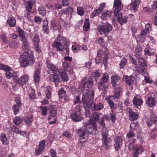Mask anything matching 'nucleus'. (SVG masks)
<instances>
[{"instance_id":"f257e3e1","label":"nucleus","mask_w":157,"mask_h":157,"mask_svg":"<svg viewBox=\"0 0 157 157\" xmlns=\"http://www.w3.org/2000/svg\"><path fill=\"white\" fill-rule=\"evenodd\" d=\"M21 66L25 67L28 66H32L35 63L34 56L32 55H29L27 52H24L19 58Z\"/></svg>"},{"instance_id":"f03ea898","label":"nucleus","mask_w":157,"mask_h":157,"mask_svg":"<svg viewBox=\"0 0 157 157\" xmlns=\"http://www.w3.org/2000/svg\"><path fill=\"white\" fill-rule=\"evenodd\" d=\"M88 89L86 90L85 92L83 94L82 101L83 103V106L84 108L88 107L89 109L92 107L94 104L93 99L94 96V91L93 90L91 92V95H90Z\"/></svg>"},{"instance_id":"7ed1b4c3","label":"nucleus","mask_w":157,"mask_h":157,"mask_svg":"<svg viewBox=\"0 0 157 157\" xmlns=\"http://www.w3.org/2000/svg\"><path fill=\"white\" fill-rule=\"evenodd\" d=\"M84 126L85 129H81L78 131V133L79 134V137L82 138V139H85L88 136L89 134H91L93 133L92 131L93 125L90 123V121L85 123Z\"/></svg>"},{"instance_id":"20e7f679","label":"nucleus","mask_w":157,"mask_h":157,"mask_svg":"<svg viewBox=\"0 0 157 157\" xmlns=\"http://www.w3.org/2000/svg\"><path fill=\"white\" fill-rule=\"evenodd\" d=\"M109 75L107 73L103 74L102 78L98 83V88L99 90H102V94L104 96L107 91L108 85L106 82L109 79Z\"/></svg>"},{"instance_id":"39448f33","label":"nucleus","mask_w":157,"mask_h":157,"mask_svg":"<svg viewBox=\"0 0 157 157\" xmlns=\"http://www.w3.org/2000/svg\"><path fill=\"white\" fill-rule=\"evenodd\" d=\"M0 69L4 70L6 71V78L8 79H10L12 78L13 80V81H15L17 79V75L16 73H12L10 72L11 71V68L7 65L0 63Z\"/></svg>"},{"instance_id":"423d86ee","label":"nucleus","mask_w":157,"mask_h":157,"mask_svg":"<svg viewBox=\"0 0 157 157\" xmlns=\"http://www.w3.org/2000/svg\"><path fill=\"white\" fill-rule=\"evenodd\" d=\"M97 29L101 34H104L107 36L112 30V27L110 24L107 23L103 25H98Z\"/></svg>"},{"instance_id":"0eeeda50","label":"nucleus","mask_w":157,"mask_h":157,"mask_svg":"<svg viewBox=\"0 0 157 157\" xmlns=\"http://www.w3.org/2000/svg\"><path fill=\"white\" fill-rule=\"evenodd\" d=\"M53 73V74L49 75V80L54 82L55 86L57 87L58 85V82H60V78L59 76V71Z\"/></svg>"},{"instance_id":"6e6552de","label":"nucleus","mask_w":157,"mask_h":157,"mask_svg":"<svg viewBox=\"0 0 157 157\" xmlns=\"http://www.w3.org/2000/svg\"><path fill=\"white\" fill-rule=\"evenodd\" d=\"M113 7L115 8L114 10V13L115 15H117L119 12L123 9L122 4L120 0H115L114 2Z\"/></svg>"},{"instance_id":"1a4fd4ad","label":"nucleus","mask_w":157,"mask_h":157,"mask_svg":"<svg viewBox=\"0 0 157 157\" xmlns=\"http://www.w3.org/2000/svg\"><path fill=\"white\" fill-rule=\"evenodd\" d=\"M29 78V76L26 75H24L19 78H18L17 76V80H16L15 82H17L20 86H23L28 82Z\"/></svg>"},{"instance_id":"9d476101","label":"nucleus","mask_w":157,"mask_h":157,"mask_svg":"<svg viewBox=\"0 0 157 157\" xmlns=\"http://www.w3.org/2000/svg\"><path fill=\"white\" fill-rule=\"evenodd\" d=\"M123 139L121 137L116 136L114 139L115 150L118 151L121 148L122 145Z\"/></svg>"},{"instance_id":"9b49d317","label":"nucleus","mask_w":157,"mask_h":157,"mask_svg":"<svg viewBox=\"0 0 157 157\" xmlns=\"http://www.w3.org/2000/svg\"><path fill=\"white\" fill-rule=\"evenodd\" d=\"M15 100L16 103L13 106L12 109L14 114L16 115L19 112V107L21 105V103L19 98H15Z\"/></svg>"},{"instance_id":"f8f14e48","label":"nucleus","mask_w":157,"mask_h":157,"mask_svg":"<svg viewBox=\"0 0 157 157\" xmlns=\"http://www.w3.org/2000/svg\"><path fill=\"white\" fill-rule=\"evenodd\" d=\"M156 103V100L152 96L148 97L146 101V104L149 107L155 106Z\"/></svg>"},{"instance_id":"ddd939ff","label":"nucleus","mask_w":157,"mask_h":157,"mask_svg":"<svg viewBox=\"0 0 157 157\" xmlns=\"http://www.w3.org/2000/svg\"><path fill=\"white\" fill-rule=\"evenodd\" d=\"M49 110L50 116L48 117V119L50 120L52 117L55 118L56 115L57 109L54 105H50Z\"/></svg>"},{"instance_id":"4468645a","label":"nucleus","mask_w":157,"mask_h":157,"mask_svg":"<svg viewBox=\"0 0 157 157\" xmlns=\"http://www.w3.org/2000/svg\"><path fill=\"white\" fill-rule=\"evenodd\" d=\"M82 84H84V87L85 88H90L92 87L93 84V80L92 78H88L84 79L82 82Z\"/></svg>"},{"instance_id":"2eb2a0df","label":"nucleus","mask_w":157,"mask_h":157,"mask_svg":"<svg viewBox=\"0 0 157 157\" xmlns=\"http://www.w3.org/2000/svg\"><path fill=\"white\" fill-rule=\"evenodd\" d=\"M35 3V0H31L28 1H25L24 2V4L26 10L28 11H31L33 6Z\"/></svg>"},{"instance_id":"dca6fc26","label":"nucleus","mask_w":157,"mask_h":157,"mask_svg":"<svg viewBox=\"0 0 157 157\" xmlns=\"http://www.w3.org/2000/svg\"><path fill=\"white\" fill-rule=\"evenodd\" d=\"M22 42V48L24 51L25 52H27L29 50L30 47L29 45V43L27 39H23L21 40Z\"/></svg>"},{"instance_id":"f3484780","label":"nucleus","mask_w":157,"mask_h":157,"mask_svg":"<svg viewBox=\"0 0 157 157\" xmlns=\"http://www.w3.org/2000/svg\"><path fill=\"white\" fill-rule=\"evenodd\" d=\"M52 46L54 48H56L57 51L62 52L64 50V48L62 44L56 41H55L52 44Z\"/></svg>"},{"instance_id":"a211bd4d","label":"nucleus","mask_w":157,"mask_h":157,"mask_svg":"<svg viewBox=\"0 0 157 157\" xmlns=\"http://www.w3.org/2000/svg\"><path fill=\"white\" fill-rule=\"evenodd\" d=\"M120 78L117 75H113L111 77V81L112 86L115 87L116 85H118Z\"/></svg>"},{"instance_id":"6ab92c4d","label":"nucleus","mask_w":157,"mask_h":157,"mask_svg":"<svg viewBox=\"0 0 157 157\" xmlns=\"http://www.w3.org/2000/svg\"><path fill=\"white\" fill-rule=\"evenodd\" d=\"M45 145V141L42 140L40 142L39 144V149L36 150V154L39 155L42 153L44 149V145Z\"/></svg>"},{"instance_id":"aec40b11","label":"nucleus","mask_w":157,"mask_h":157,"mask_svg":"<svg viewBox=\"0 0 157 157\" xmlns=\"http://www.w3.org/2000/svg\"><path fill=\"white\" fill-rule=\"evenodd\" d=\"M70 117L73 121L75 122L80 121L83 119L82 117L76 112L72 113Z\"/></svg>"},{"instance_id":"412c9836","label":"nucleus","mask_w":157,"mask_h":157,"mask_svg":"<svg viewBox=\"0 0 157 157\" xmlns=\"http://www.w3.org/2000/svg\"><path fill=\"white\" fill-rule=\"evenodd\" d=\"M134 105L136 107L141 105L143 103V101L142 99L136 96L135 97L132 101Z\"/></svg>"},{"instance_id":"4be33fe9","label":"nucleus","mask_w":157,"mask_h":157,"mask_svg":"<svg viewBox=\"0 0 157 157\" xmlns=\"http://www.w3.org/2000/svg\"><path fill=\"white\" fill-rule=\"evenodd\" d=\"M150 112L151 122L155 124H157V117L156 115L151 110H150Z\"/></svg>"},{"instance_id":"5701e85b","label":"nucleus","mask_w":157,"mask_h":157,"mask_svg":"<svg viewBox=\"0 0 157 157\" xmlns=\"http://www.w3.org/2000/svg\"><path fill=\"white\" fill-rule=\"evenodd\" d=\"M129 119L131 121H134L137 119L138 117V114L133 112L132 110H130L129 112Z\"/></svg>"},{"instance_id":"b1692460","label":"nucleus","mask_w":157,"mask_h":157,"mask_svg":"<svg viewBox=\"0 0 157 157\" xmlns=\"http://www.w3.org/2000/svg\"><path fill=\"white\" fill-rule=\"evenodd\" d=\"M140 4V2L139 0H134L131 3L132 9L136 11L137 10L139 5Z\"/></svg>"},{"instance_id":"393cba45","label":"nucleus","mask_w":157,"mask_h":157,"mask_svg":"<svg viewBox=\"0 0 157 157\" xmlns=\"http://www.w3.org/2000/svg\"><path fill=\"white\" fill-rule=\"evenodd\" d=\"M103 105L101 103L94 104L92 108V110L94 111H99L103 109Z\"/></svg>"},{"instance_id":"a878e982","label":"nucleus","mask_w":157,"mask_h":157,"mask_svg":"<svg viewBox=\"0 0 157 157\" xmlns=\"http://www.w3.org/2000/svg\"><path fill=\"white\" fill-rule=\"evenodd\" d=\"M51 28L53 30L58 29L59 26V24L58 21L54 20H52L51 21Z\"/></svg>"},{"instance_id":"bb28decb","label":"nucleus","mask_w":157,"mask_h":157,"mask_svg":"<svg viewBox=\"0 0 157 157\" xmlns=\"http://www.w3.org/2000/svg\"><path fill=\"white\" fill-rule=\"evenodd\" d=\"M67 16L68 15L63 9L60 10L59 12V17L60 20L62 21H63V20H64Z\"/></svg>"},{"instance_id":"cd10ccee","label":"nucleus","mask_w":157,"mask_h":157,"mask_svg":"<svg viewBox=\"0 0 157 157\" xmlns=\"http://www.w3.org/2000/svg\"><path fill=\"white\" fill-rule=\"evenodd\" d=\"M59 75H60L63 81H67L68 79L67 74L65 71L62 70H59Z\"/></svg>"},{"instance_id":"c85d7f7f","label":"nucleus","mask_w":157,"mask_h":157,"mask_svg":"<svg viewBox=\"0 0 157 157\" xmlns=\"http://www.w3.org/2000/svg\"><path fill=\"white\" fill-rule=\"evenodd\" d=\"M12 130L15 133L19 134L22 136L25 135L26 133L25 132L21 131L16 126L14 125L13 126Z\"/></svg>"},{"instance_id":"c756f323","label":"nucleus","mask_w":157,"mask_h":157,"mask_svg":"<svg viewBox=\"0 0 157 157\" xmlns=\"http://www.w3.org/2000/svg\"><path fill=\"white\" fill-rule=\"evenodd\" d=\"M111 140L110 139L108 138V137L102 139L103 144L106 149L108 148L109 145L110 144Z\"/></svg>"},{"instance_id":"7c9ffc66","label":"nucleus","mask_w":157,"mask_h":157,"mask_svg":"<svg viewBox=\"0 0 157 157\" xmlns=\"http://www.w3.org/2000/svg\"><path fill=\"white\" fill-rule=\"evenodd\" d=\"M44 25L43 27V31L47 34H48L49 33V31L48 25V22L47 21L44 20L43 21Z\"/></svg>"},{"instance_id":"2f4dec72","label":"nucleus","mask_w":157,"mask_h":157,"mask_svg":"<svg viewBox=\"0 0 157 157\" xmlns=\"http://www.w3.org/2000/svg\"><path fill=\"white\" fill-rule=\"evenodd\" d=\"M123 80L127 84L130 86L132 85L133 83V80L128 76H124L123 77Z\"/></svg>"},{"instance_id":"473e14b6","label":"nucleus","mask_w":157,"mask_h":157,"mask_svg":"<svg viewBox=\"0 0 157 157\" xmlns=\"http://www.w3.org/2000/svg\"><path fill=\"white\" fill-rule=\"evenodd\" d=\"M108 131L106 127H103L101 130V135L102 138H107L108 135Z\"/></svg>"},{"instance_id":"72a5a7b5","label":"nucleus","mask_w":157,"mask_h":157,"mask_svg":"<svg viewBox=\"0 0 157 157\" xmlns=\"http://www.w3.org/2000/svg\"><path fill=\"white\" fill-rule=\"evenodd\" d=\"M47 66L48 68L52 71L53 73L57 71H59L54 64L51 63H47Z\"/></svg>"},{"instance_id":"f704fd0d","label":"nucleus","mask_w":157,"mask_h":157,"mask_svg":"<svg viewBox=\"0 0 157 157\" xmlns=\"http://www.w3.org/2000/svg\"><path fill=\"white\" fill-rule=\"evenodd\" d=\"M63 67L65 70L67 71L71 72L72 71V69L71 66L69 65L68 63L66 61L64 62L63 63Z\"/></svg>"},{"instance_id":"c9c22d12","label":"nucleus","mask_w":157,"mask_h":157,"mask_svg":"<svg viewBox=\"0 0 157 157\" xmlns=\"http://www.w3.org/2000/svg\"><path fill=\"white\" fill-rule=\"evenodd\" d=\"M0 140L2 144L6 145L8 144V140L6 135L4 133H2L0 135Z\"/></svg>"},{"instance_id":"e433bc0d","label":"nucleus","mask_w":157,"mask_h":157,"mask_svg":"<svg viewBox=\"0 0 157 157\" xmlns=\"http://www.w3.org/2000/svg\"><path fill=\"white\" fill-rule=\"evenodd\" d=\"M140 151L141 153L143 152V150L140 147H137L134 149V155L132 157H138L139 154V151Z\"/></svg>"},{"instance_id":"4c0bfd02","label":"nucleus","mask_w":157,"mask_h":157,"mask_svg":"<svg viewBox=\"0 0 157 157\" xmlns=\"http://www.w3.org/2000/svg\"><path fill=\"white\" fill-rule=\"evenodd\" d=\"M138 59V62L140 66H145V60L143 57L140 55L136 56Z\"/></svg>"},{"instance_id":"58836bf2","label":"nucleus","mask_w":157,"mask_h":157,"mask_svg":"<svg viewBox=\"0 0 157 157\" xmlns=\"http://www.w3.org/2000/svg\"><path fill=\"white\" fill-rule=\"evenodd\" d=\"M23 121V120L21 117H16L13 119V123L15 125L19 126Z\"/></svg>"},{"instance_id":"ea45409f","label":"nucleus","mask_w":157,"mask_h":157,"mask_svg":"<svg viewBox=\"0 0 157 157\" xmlns=\"http://www.w3.org/2000/svg\"><path fill=\"white\" fill-rule=\"evenodd\" d=\"M7 22L10 26L13 27L15 25L16 20L13 18L10 17L8 18Z\"/></svg>"},{"instance_id":"a19ab883","label":"nucleus","mask_w":157,"mask_h":157,"mask_svg":"<svg viewBox=\"0 0 157 157\" xmlns=\"http://www.w3.org/2000/svg\"><path fill=\"white\" fill-rule=\"evenodd\" d=\"M142 50V48L141 46L140 45H137L135 51V56H140Z\"/></svg>"},{"instance_id":"79ce46f5","label":"nucleus","mask_w":157,"mask_h":157,"mask_svg":"<svg viewBox=\"0 0 157 157\" xmlns=\"http://www.w3.org/2000/svg\"><path fill=\"white\" fill-rule=\"evenodd\" d=\"M38 11L39 14L41 15L42 16H44L46 13V11L45 8L43 6H40L38 8Z\"/></svg>"},{"instance_id":"37998d69","label":"nucleus","mask_w":157,"mask_h":157,"mask_svg":"<svg viewBox=\"0 0 157 157\" xmlns=\"http://www.w3.org/2000/svg\"><path fill=\"white\" fill-rule=\"evenodd\" d=\"M90 28V23L89 20L88 19H86L85 21L84 25L83 27V30L86 31L88 30Z\"/></svg>"},{"instance_id":"c03bdc74","label":"nucleus","mask_w":157,"mask_h":157,"mask_svg":"<svg viewBox=\"0 0 157 157\" xmlns=\"http://www.w3.org/2000/svg\"><path fill=\"white\" fill-rule=\"evenodd\" d=\"M121 87L120 86L115 88V94L116 98H118L120 96L121 92Z\"/></svg>"},{"instance_id":"a18cd8bd","label":"nucleus","mask_w":157,"mask_h":157,"mask_svg":"<svg viewBox=\"0 0 157 157\" xmlns=\"http://www.w3.org/2000/svg\"><path fill=\"white\" fill-rule=\"evenodd\" d=\"M39 42L40 38L39 36L36 34L35 35L33 40V45L37 46V45H38Z\"/></svg>"},{"instance_id":"49530a36","label":"nucleus","mask_w":157,"mask_h":157,"mask_svg":"<svg viewBox=\"0 0 157 157\" xmlns=\"http://www.w3.org/2000/svg\"><path fill=\"white\" fill-rule=\"evenodd\" d=\"M145 53V54L151 56L154 53V49L151 48H146L144 50Z\"/></svg>"},{"instance_id":"de8ad7c7","label":"nucleus","mask_w":157,"mask_h":157,"mask_svg":"<svg viewBox=\"0 0 157 157\" xmlns=\"http://www.w3.org/2000/svg\"><path fill=\"white\" fill-rule=\"evenodd\" d=\"M17 32L19 33V36H20L21 40H23V39H27V38L24 36V32L22 29L19 28L18 29Z\"/></svg>"},{"instance_id":"09e8293b","label":"nucleus","mask_w":157,"mask_h":157,"mask_svg":"<svg viewBox=\"0 0 157 157\" xmlns=\"http://www.w3.org/2000/svg\"><path fill=\"white\" fill-rule=\"evenodd\" d=\"M109 56L107 52H106L104 54V58L103 60V63L104 64L105 67L106 68L107 66V62L108 60V57Z\"/></svg>"},{"instance_id":"8fccbe9b","label":"nucleus","mask_w":157,"mask_h":157,"mask_svg":"<svg viewBox=\"0 0 157 157\" xmlns=\"http://www.w3.org/2000/svg\"><path fill=\"white\" fill-rule=\"evenodd\" d=\"M111 15L110 12L107 11L104 12L101 16V19L103 20L105 19L108 17H110Z\"/></svg>"},{"instance_id":"3c124183","label":"nucleus","mask_w":157,"mask_h":157,"mask_svg":"<svg viewBox=\"0 0 157 157\" xmlns=\"http://www.w3.org/2000/svg\"><path fill=\"white\" fill-rule=\"evenodd\" d=\"M138 123L137 122H132L131 123L130 125V128L131 130L133 131L135 129H136L138 126Z\"/></svg>"},{"instance_id":"603ef678","label":"nucleus","mask_w":157,"mask_h":157,"mask_svg":"<svg viewBox=\"0 0 157 157\" xmlns=\"http://www.w3.org/2000/svg\"><path fill=\"white\" fill-rule=\"evenodd\" d=\"M41 110V114L44 116H46L47 114V108L46 106H42L40 107Z\"/></svg>"},{"instance_id":"864d4df0","label":"nucleus","mask_w":157,"mask_h":157,"mask_svg":"<svg viewBox=\"0 0 157 157\" xmlns=\"http://www.w3.org/2000/svg\"><path fill=\"white\" fill-rule=\"evenodd\" d=\"M101 13L100 11L98 10V9L95 10L90 15V17L91 18H93L95 16L100 14Z\"/></svg>"},{"instance_id":"5fc2aeb1","label":"nucleus","mask_w":157,"mask_h":157,"mask_svg":"<svg viewBox=\"0 0 157 157\" xmlns=\"http://www.w3.org/2000/svg\"><path fill=\"white\" fill-rule=\"evenodd\" d=\"M144 37L141 34L138 35L136 38V41L137 43L139 44L140 42L143 43L144 41Z\"/></svg>"},{"instance_id":"6e6d98bb","label":"nucleus","mask_w":157,"mask_h":157,"mask_svg":"<svg viewBox=\"0 0 157 157\" xmlns=\"http://www.w3.org/2000/svg\"><path fill=\"white\" fill-rule=\"evenodd\" d=\"M144 66H140L139 67H136V70L139 73H143L144 71Z\"/></svg>"},{"instance_id":"4d7b16f0","label":"nucleus","mask_w":157,"mask_h":157,"mask_svg":"<svg viewBox=\"0 0 157 157\" xmlns=\"http://www.w3.org/2000/svg\"><path fill=\"white\" fill-rule=\"evenodd\" d=\"M127 21V16H124L120 19H118L117 21L121 25H122L124 23H125Z\"/></svg>"},{"instance_id":"13d9d810","label":"nucleus","mask_w":157,"mask_h":157,"mask_svg":"<svg viewBox=\"0 0 157 157\" xmlns=\"http://www.w3.org/2000/svg\"><path fill=\"white\" fill-rule=\"evenodd\" d=\"M127 60L125 58H123L121 61L120 63V66L121 68H122L126 65Z\"/></svg>"},{"instance_id":"bf43d9fd","label":"nucleus","mask_w":157,"mask_h":157,"mask_svg":"<svg viewBox=\"0 0 157 157\" xmlns=\"http://www.w3.org/2000/svg\"><path fill=\"white\" fill-rule=\"evenodd\" d=\"M92 115V119L93 121H98L99 118V115L97 113L94 112Z\"/></svg>"},{"instance_id":"052dcab7","label":"nucleus","mask_w":157,"mask_h":157,"mask_svg":"<svg viewBox=\"0 0 157 157\" xmlns=\"http://www.w3.org/2000/svg\"><path fill=\"white\" fill-rule=\"evenodd\" d=\"M26 123L28 125H30L33 121V118L32 117L30 116L27 118L25 120Z\"/></svg>"},{"instance_id":"680f3d73","label":"nucleus","mask_w":157,"mask_h":157,"mask_svg":"<svg viewBox=\"0 0 157 157\" xmlns=\"http://www.w3.org/2000/svg\"><path fill=\"white\" fill-rule=\"evenodd\" d=\"M9 45L10 47L14 48H17L19 46L18 43L15 41H12L10 42Z\"/></svg>"},{"instance_id":"e2e57ef3","label":"nucleus","mask_w":157,"mask_h":157,"mask_svg":"<svg viewBox=\"0 0 157 157\" xmlns=\"http://www.w3.org/2000/svg\"><path fill=\"white\" fill-rule=\"evenodd\" d=\"M106 100L107 101L111 108H113L114 106V102L108 98H106Z\"/></svg>"},{"instance_id":"0e129e2a","label":"nucleus","mask_w":157,"mask_h":157,"mask_svg":"<svg viewBox=\"0 0 157 157\" xmlns=\"http://www.w3.org/2000/svg\"><path fill=\"white\" fill-rule=\"evenodd\" d=\"M77 11L78 14L81 15H83L84 13V12L82 7H79L77 9Z\"/></svg>"},{"instance_id":"69168bd1","label":"nucleus","mask_w":157,"mask_h":157,"mask_svg":"<svg viewBox=\"0 0 157 157\" xmlns=\"http://www.w3.org/2000/svg\"><path fill=\"white\" fill-rule=\"evenodd\" d=\"M67 14H71L73 12V9L71 7H69L67 8H64L63 9Z\"/></svg>"},{"instance_id":"338daca9","label":"nucleus","mask_w":157,"mask_h":157,"mask_svg":"<svg viewBox=\"0 0 157 157\" xmlns=\"http://www.w3.org/2000/svg\"><path fill=\"white\" fill-rule=\"evenodd\" d=\"M66 91L63 89H62L59 90L58 95L59 98H62L63 96L65 95Z\"/></svg>"},{"instance_id":"774afa93","label":"nucleus","mask_w":157,"mask_h":157,"mask_svg":"<svg viewBox=\"0 0 157 157\" xmlns=\"http://www.w3.org/2000/svg\"><path fill=\"white\" fill-rule=\"evenodd\" d=\"M34 20L36 23H37L40 24L42 21V19L38 16H36L34 18Z\"/></svg>"}]
</instances>
